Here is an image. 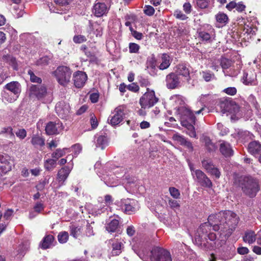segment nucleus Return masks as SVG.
<instances>
[{
  "label": "nucleus",
  "mask_w": 261,
  "mask_h": 261,
  "mask_svg": "<svg viewBox=\"0 0 261 261\" xmlns=\"http://www.w3.org/2000/svg\"><path fill=\"white\" fill-rule=\"evenodd\" d=\"M239 221V218L236 214L231 211H221L218 214L209 216L207 222L201 224L200 228L218 226L226 224L228 227H235Z\"/></svg>",
  "instance_id": "1"
},
{
  "label": "nucleus",
  "mask_w": 261,
  "mask_h": 261,
  "mask_svg": "<svg viewBox=\"0 0 261 261\" xmlns=\"http://www.w3.org/2000/svg\"><path fill=\"white\" fill-rule=\"evenodd\" d=\"M176 113L180 118V123L187 129V134L191 137H196V133L194 127L195 117L193 112L185 106L178 107Z\"/></svg>",
  "instance_id": "2"
},
{
  "label": "nucleus",
  "mask_w": 261,
  "mask_h": 261,
  "mask_svg": "<svg viewBox=\"0 0 261 261\" xmlns=\"http://www.w3.org/2000/svg\"><path fill=\"white\" fill-rule=\"evenodd\" d=\"M234 183L239 184L243 193L250 198L254 197L259 190L257 180L250 176L236 177Z\"/></svg>",
  "instance_id": "3"
},
{
  "label": "nucleus",
  "mask_w": 261,
  "mask_h": 261,
  "mask_svg": "<svg viewBox=\"0 0 261 261\" xmlns=\"http://www.w3.org/2000/svg\"><path fill=\"white\" fill-rule=\"evenodd\" d=\"M140 258L144 260L150 261H172L170 253L167 250L159 247H154L150 252L149 257L145 254L140 253Z\"/></svg>",
  "instance_id": "4"
},
{
  "label": "nucleus",
  "mask_w": 261,
  "mask_h": 261,
  "mask_svg": "<svg viewBox=\"0 0 261 261\" xmlns=\"http://www.w3.org/2000/svg\"><path fill=\"white\" fill-rule=\"evenodd\" d=\"M53 74L60 85L66 86L71 81L72 71L68 67L60 66L53 72Z\"/></svg>",
  "instance_id": "5"
},
{
  "label": "nucleus",
  "mask_w": 261,
  "mask_h": 261,
  "mask_svg": "<svg viewBox=\"0 0 261 261\" xmlns=\"http://www.w3.org/2000/svg\"><path fill=\"white\" fill-rule=\"evenodd\" d=\"M206 236V234L203 232V229H197L194 237L195 244L205 251L211 250L214 247L213 242L208 241Z\"/></svg>",
  "instance_id": "6"
},
{
  "label": "nucleus",
  "mask_w": 261,
  "mask_h": 261,
  "mask_svg": "<svg viewBox=\"0 0 261 261\" xmlns=\"http://www.w3.org/2000/svg\"><path fill=\"white\" fill-rule=\"evenodd\" d=\"M4 88L13 94L11 96H10L8 94H5L4 98L9 102H13L16 100L21 91L20 84L16 81L11 82L7 84Z\"/></svg>",
  "instance_id": "7"
},
{
  "label": "nucleus",
  "mask_w": 261,
  "mask_h": 261,
  "mask_svg": "<svg viewBox=\"0 0 261 261\" xmlns=\"http://www.w3.org/2000/svg\"><path fill=\"white\" fill-rule=\"evenodd\" d=\"M158 101V98L155 97L153 91H147L140 98L139 103L143 109H148L153 107Z\"/></svg>",
  "instance_id": "8"
},
{
  "label": "nucleus",
  "mask_w": 261,
  "mask_h": 261,
  "mask_svg": "<svg viewBox=\"0 0 261 261\" xmlns=\"http://www.w3.org/2000/svg\"><path fill=\"white\" fill-rule=\"evenodd\" d=\"M121 208L126 214L130 215L139 210L138 202L134 199H123L121 201Z\"/></svg>",
  "instance_id": "9"
},
{
  "label": "nucleus",
  "mask_w": 261,
  "mask_h": 261,
  "mask_svg": "<svg viewBox=\"0 0 261 261\" xmlns=\"http://www.w3.org/2000/svg\"><path fill=\"white\" fill-rule=\"evenodd\" d=\"M125 108L123 106H119L115 109L112 113V115L109 116L108 121L112 125H116L119 124L123 119L124 116Z\"/></svg>",
  "instance_id": "10"
},
{
  "label": "nucleus",
  "mask_w": 261,
  "mask_h": 261,
  "mask_svg": "<svg viewBox=\"0 0 261 261\" xmlns=\"http://www.w3.org/2000/svg\"><path fill=\"white\" fill-rule=\"evenodd\" d=\"M193 179L198 182L202 186L211 188L212 186V182L211 180L202 171L196 169L192 172Z\"/></svg>",
  "instance_id": "11"
},
{
  "label": "nucleus",
  "mask_w": 261,
  "mask_h": 261,
  "mask_svg": "<svg viewBox=\"0 0 261 261\" xmlns=\"http://www.w3.org/2000/svg\"><path fill=\"white\" fill-rule=\"evenodd\" d=\"M70 106L64 101L58 102L55 107V111L58 115L62 119L67 118L70 113Z\"/></svg>",
  "instance_id": "12"
},
{
  "label": "nucleus",
  "mask_w": 261,
  "mask_h": 261,
  "mask_svg": "<svg viewBox=\"0 0 261 261\" xmlns=\"http://www.w3.org/2000/svg\"><path fill=\"white\" fill-rule=\"evenodd\" d=\"M64 127L62 122L59 120L55 122H48L45 127V131L49 135L60 134L63 129Z\"/></svg>",
  "instance_id": "13"
},
{
  "label": "nucleus",
  "mask_w": 261,
  "mask_h": 261,
  "mask_svg": "<svg viewBox=\"0 0 261 261\" xmlns=\"http://www.w3.org/2000/svg\"><path fill=\"white\" fill-rule=\"evenodd\" d=\"M166 84L168 89H174L181 86V80L174 72H171L166 77Z\"/></svg>",
  "instance_id": "14"
},
{
  "label": "nucleus",
  "mask_w": 261,
  "mask_h": 261,
  "mask_svg": "<svg viewBox=\"0 0 261 261\" xmlns=\"http://www.w3.org/2000/svg\"><path fill=\"white\" fill-rule=\"evenodd\" d=\"M109 10V8L105 3L96 1L93 6L92 12L94 16L100 17L107 14Z\"/></svg>",
  "instance_id": "15"
},
{
  "label": "nucleus",
  "mask_w": 261,
  "mask_h": 261,
  "mask_svg": "<svg viewBox=\"0 0 261 261\" xmlns=\"http://www.w3.org/2000/svg\"><path fill=\"white\" fill-rule=\"evenodd\" d=\"M47 93L45 86L41 85H33L30 88V94L32 97H36L38 99L44 97Z\"/></svg>",
  "instance_id": "16"
},
{
  "label": "nucleus",
  "mask_w": 261,
  "mask_h": 261,
  "mask_svg": "<svg viewBox=\"0 0 261 261\" xmlns=\"http://www.w3.org/2000/svg\"><path fill=\"white\" fill-rule=\"evenodd\" d=\"M73 80L75 86L81 88L85 84L87 80V76L85 72L78 71L73 74Z\"/></svg>",
  "instance_id": "17"
},
{
  "label": "nucleus",
  "mask_w": 261,
  "mask_h": 261,
  "mask_svg": "<svg viewBox=\"0 0 261 261\" xmlns=\"http://www.w3.org/2000/svg\"><path fill=\"white\" fill-rule=\"evenodd\" d=\"M213 96L210 94L201 95L199 97V102L197 104H200L201 107L199 110L195 111V114H204L203 112L205 110V104L211 102L212 100Z\"/></svg>",
  "instance_id": "18"
},
{
  "label": "nucleus",
  "mask_w": 261,
  "mask_h": 261,
  "mask_svg": "<svg viewBox=\"0 0 261 261\" xmlns=\"http://www.w3.org/2000/svg\"><path fill=\"white\" fill-rule=\"evenodd\" d=\"M174 73L177 75H181L185 77L188 81L190 79V70L185 64H179L176 66Z\"/></svg>",
  "instance_id": "19"
},
{
  "label": "nucleus",
  "mask_w": 261,
  "mask_h": 261,
  "mask_svg": "<svg viewBox=\"0 0 261 261\" xmlns=\"http://www.w3.org/2000/svg\"><path fill=\"white\" fill-rule=\"evenodd\" d=\"M73 167L72 163H68L67 166L62 168L58 173V178L59 180L64 181L68 177Z\"/></svg>",
  "instance_id": "20"
},
{
  "label": "nucleus",
  "mask_w": 261,
  "mask_h": 261,
  "mask_svg": "<svg viewBox=\"0 0 261 261\" xmlns=\"http://www.w3.org/2000/svg\"><path fill=\"white\" fill-rule=\"evenodd\" d=\"M54 241L55 238L53 235H46L40 243L39 246L43 250L47 249L54 246Z\"/></svg>",
  "instance_id": "21"
},
{
  "label": "nucleus",
  "mask_w": 261,
  "mask_h": 261,
  "mask_svg": "<svg viewBox=\"0 0 261 261\" xmlns=\"http://www.w3.org/2000/svg\"><path fill=\"white\" fill-rule=\"evenodd\" d=\"M242 80L243 83L246 85H256L257 84L256 76L252 72H244Z\"/></svg>",
  "instance_id": "22"
},
{
  "label": "nucleus",
  "mask_w": 261,
  "mask_h": 261,
  "mask_svg": "<svg viewBox=\"0 0 261 261\" xmlns=\"http://www.w3.org/2000/svg\"><path fill=\"white\" fill-rule=\"evenodd\" d=\"M231 105L230 101L226 99H221L216 106V110L224 114L227 112L230 111Z\"/></svg>",
  "instance_id": "23"
},
{
  "label": "nucleus",
  "mask_w": 261,
  "mask_h": 261,
  "mask_svg": "<svg viewBox=\"0 0 261 261\" xmlns=\"http://www.w3.org/2000/svg\"><path fill=\"white\" fill-rule=\"evenodd\" d=\"M220 151L225 156H230L233 155V151L230 144L225 141H222L220 144Z\"/></svg>",
  "instance_id": "24"
},
{
  "label": "nucleus",
  "mask_w": 261,
  "mask_h": 261,
  "mask_svg": "<svg viewBox=\"0 0 261 261\" xmlns=\"http://www.w3.org/2000/svg\"><path fill=\"white\" fill-rule=\"evenodd\" d=\"M146 69L151 75L155 74L156 60L153 56L148 57L146 63Z\"/></svg>",
  "instance_id": "25"
},
{
  "label": "nucleus",
  "mask_w": 261,
  "mask_h": 261,
  "mask_svg": "<svg viewBox=\"0 0 261 261\" xmlns=\"http://www.w3.org/2000/svg\"><path fill=\"white\" fill-rule=\"evenodd\" d=\"M11 170V164L3 155H0V174L6 173Z\"/></svg>",
  "instance_id": "26"
},
{
  "label": "nucleus",
  "mask_w": 261,
  "mask_h": 261,
  "mask_svg": "<svg viewBox=\"0 0 261 261\" xmlns=\"http://www.w3.org/2000/svg\"><path fill=\"white\" fill-rule=\"evenodd\" d=\"M248 151L252 154L255 155L261 152V144L256 141L249 143L248 146Z\"/></svg>",
  "instance_id": "27"
},
{
  "label": "nucleus",
  "mask_w": 261,
  "mask_h": 261,
  "mask_svg": "<svg viewBox=\"0 0 261 261\" xmlns=\"http://www.w3.org/2000/svg\"><path fill=\"white\" fill-rule=\"evenodd\" d=\"M173 140L177 141L181 145H185L188 148L192 150L193 146L192 143L187 141V139L182 136L178 134H174L172 137Z\"/></svg>",
  "instance_id": "28"
},
{
  "label": "nucleus",
  "mask_w": 261,
  "mask_h": 261,
  "mask_svg": "<svg viewBox=\"0 0 261 261\" xmlns=\"http://www.w3.org/2000/svg\"><path fill=\"white\" fill-rule=\"evenodd\" d=\"M171 63V60L170 56L166 54H163L162 55L161 63L158 67L160 70H165L170 66Z\"/></svg>",
  "instance_id": "29"
},
{
  "label": "nucleus",
  "mask_w": 261,
  "mask_h": 261,
  "mask_svg": "<svg viewBox=\"0 0 261 261\" xmlns=\"http://www.w3.org/2000/svg\"><path fill=\"white\" fill-rule=\"evenodd\" d=\"M199 37L203 41L211 42L215 39V35L214 30L213 29L210 33L205 31H200L199 32Z\"/></svg>",
  "instance_id": "30"
},
{
  "label": "nucleus",
  "mask_w": 261,
  "mask_h": 261,
  "mask_svg": "<svg viewBox=\"0 0 261 261\" xmlns=\"http://www.w3.org/2000/svg\"><path fill=\"white\" fill-rule=\"evenodd\" d=\"M108 140L106 137L102 135H96L94 143L96 147H100L103 149L107 145Z\"/></svg>",
  "instance_id": "31"
},
{
  "label": "nucleus",
  "mask_w": 261,
  "mask_h": 261,
  "mask_svg": "<svg viewBox=\"0 0 261 261\" xmlns=\"http://www.w3.org/2000/svg\"><path fill=\"white\" fill-rule=\"evenodd\" d=\"M201 141L208 151L213 152L216 149L217 147L215 144L212 142L209 137L205 136H203L201 138Z\"/></svg>",
  "instance_id": "32"
},
{
  "label": "nucleus",
  "mask_w": 261,
  "mask_h": 261,
  "mask_svg": "<svg viewBox=\"0 0 261 261\" xmlns=\"http://www.w3.org/2000/svg\"><path fill=\"white\" fill-rule=\"evenodd\" d=\"M256 237L257 234H255L253 231L249 230L245 232L243 239L245 243L250 244L255 242L257 238Z\"/></svg>",
  "instance_id": "33"
},
{
  "label": "nucleus",
  "mask_w": 261,
  "mask_h": 261,
  "mask_svg": "<svg viewBox=\"0 0 261 261\" xmlns=\"http://www.w3.org/2000/svg\"><path fill=\"white\" fill-rule=\"evenodd\" d=\"M120 220L121 219L118 216L110 218L108 222L109 228H117L118 227H123V225H121Z\"/></svg>",
  "instance_id": "34"
},
{
  "label": "nucleus",
  "mask_w": 261,
  "mask_h": 261,
  "mask_svg": "<svg viewBox=\"0 0 261 261\" xmlns=\"http://www.w3.org/2000/svg\"><path fill=\"white\" fill-rule=\"evenodd\" d=\"M216 20L218 23L220 24L219 27H222L225 25L228 20L227 16L223 13H219L215 16Z\"/></svg>",
  "instance_id": "35"
},
{
  "label": "nucleus",
  "mask_w": 261,
  "mask_h": 261,
  "mask_svg": "<svg viewBox=\"0 0 261 261\" xmlns=\"http://www.w3.org/2000/svg\"><path fill=\"white\" fill-rule=\"evenodd\" d=\"M56 160L54 159H48L44 161V167L48 171L53 170L56 166Z\"/></svg>",
  "instance_id": "36"
},
{
  "label": "nucleus",
  "mask_w": 261,
  "mask_h": 261,
  "mask_svg": "<svg viewBox=\"0 0 261 261\" xmlns=\"http://www.w3.org/2000/svg\"><path fill=\"white\" fill-rule=\"evenodd\" d=\"M31 143L35 147H42L45 144L44 140L38 136H33Z\"/></svg>",
  "instance_id": "37"
},
{
  "label": "nucleus",
  "mask_w": 261,
  "mask_h": 261,
  "mask_svg": "<svg viewBox=\"0 0 261 261\" xmlns=\"http://www.w3.org/2000/svg\"><path fill=\"white\" fill-rule=\"evenodd\" d=\"M123 244L121 242H115L112 244V253L113 255H118L122 252Z\"/></svg>",
  "instance_id": "38"
},
{
  "label": "nucleus",
  "mask_w": 261,
  "mask_h": 261,
  "mask_svg": "<svg viewBox=\"0 0 261 261\" xmlns=\"http://www.w3.org/2000/svg\"><path fill=\"white\" fill-rule=\"evenodd\" d=\"M67 150L68 149L66 148L62 149H57L52 153L51 156L54 159L57 161L58 159L64 155L66 153V150Z\"/></svg>",
  "instance_id": "39"
},
{
  "label": "nucleus",
  "mask_w": 261,
  "mask_h": 261,
  "mask_svg": "<svg viewBox=\"0 0 261 261\" xmlns=\"http://www.w3.org/2000/svg\"><path fill=\"white\" fill-rule=\"evenodd\" d=\"M93 33L97 37L101 36L102 34V28L98 23H95L91 25Z\"/></svg>",
  "instance_id": "40"
},
{
  "label": "nucleus",
  "mask_w": 261,
  "mask_h": 261,
  "mask_svg": "<svg viewBox=\"0 0 261 261\" xmlns=\"http://www.w3.org/2000/svg\"><path fill=\"white\" fill-rule=\"evenodd\" d=\"M69 235L68 232L62 231L58 235V240L60 243H65L68 240Z\"/></svg>",
  "instance_id": "41"
},
{
  "label": "nucleus",
  "mask_w": 261,
  "mask_h": 261,
  "mask_svg": "<svg viewBox=\"0 0 261 261\" xmlns=\"http://www.w3.org/2000/svg\"><path fill=\"white\" fill-rule=\"evenodd\" d=\"M2 60L11 65H14L15 64V59L10 55L7 54L3 55Z\"/></svg>",
  "instance_id": "42"
},
{
  "label": "nucleus",
  "mask_w": 261,
  "mask_h": 261,
  "mask_svg": "<svg viewBox=\"0 0 261 261\" xmlns=\"http://www.w3.org/2000/svg\"><path fill=\"white\" fill-rule=\"evenodd\" d=\"M50 60V58L48 57L44 56L39 59L37 61L36 64L38 66H44L49 64Z\"/></svg>",
  "instance_id": "43"
},
{
  "label": "nucleus",
  "mask_w": 261,
  "mask_h": 261,
  "mask_svg": "<svg viewBox=\"0 0 261 261\" xmlns=\"http://www.w3.org/2000/svg\"><path fill=\"white\" fill-rule=\"evenodd\" d=\"M202 166L208 173L211 170L215 167L214 165L212 163V162L208 160H203L202 162Z\"/></svg>",
  "instance_id": "44"
},
{
  "label": "nucleus",
  "mask_w": 261,
  "mask_h": 261,
  "mask_svg": "<svg viewBox=\"0 0 261 261\" xmlns=\"http://www.w3.org/2000/svg\"><path fill=\"white\" fill-rule=\"evenodd\" d=\"M169 191L171 196L173 198L175 199H178L180 198V194L179 190L177 189L174 187H170L169 189Z\"/></svg>",
  "instance_id": "45"
},
{
  "label": "nucleus",
  "mask_w": 261,
  "mask_h": 261,
  "mask_svg": "<svg viewBox=\"0 0 261 261\" xmlns=\"http://www.w3.org/2000/svg\"><path fill=\"white\" fill-rule=\"evenodd\" d=\"M12 130V128L10 126L3 127L0 131V135L8 134L11 137L14 138V135L13 133Z\"/></svg>",
  "instance_id": "46"
},
{
  "label": "nucleus",
  "mask_w": 261,
  "mask_h": 261,
  "mask_svg": "<svg viewBox=\"0 0 261 261\" xmlns=\"http://www.w3.org/2000/svg\"><path fill=\"white\" fill-rule=\"evenodd\" d=\"M107 209V208L104 205L99 208L94 207L92 210V214L93 215L97 216L104 213Z\"/></svg>",
  "instance_id": "47"
},
{
  "label": "nucleus",
  "mask_w": 261,
  "mask_h": 261,
  "mask_svg": "<svg viewBox=\"0 0 261 261\" xmlns=\"http://www.w3.org/2000/svg\"><path fill=\"white\" fill-rule=\"evenodd\" d=\"M28 73L30 76V80L32 82L37 83H41V82H42L41 79L36 76L33 71H32L31 70H29L28 71Z\"/></svg>",
  "instance_id": "48"
},
{
  "label": "nucleus",
  "mask_w": 261,
  "mask_h": 261,
  "mask_svg": "<svg viewBox=\"0 0 261 261\" xmlns=\"http://www.w3.org/2000/svg\"><path fill=\"white\" fill-rule=\"evenodd\" d=\"M174 16L179 19L184 20L188 18V17L184 14L181 11L177 10H175L174 12Z\"/></svg>",
  "instance_id": "49"
},
{
  "label": "nucleus",
  "mask_w": 261,
  "mask_h": 261,
  "mask_svg": "<svg viewBox=\"0 0 261 261\" xmlns=\"http://www.w3.org/2000/svg\"><path fill=\"white\" fill-rule=\"evenodd\" d=\"M73 40L75 43H81L86 42L87 39L85 36L80 35L74 36Z\"/></svg>",
  "instance_id": "50"
},
{
  "label": "nucleus",
  "mask_w": 261,
  "mask_h": 261,
  "mask_svg": "<svg viewBox=\"0 0 261 261\" xmlns=\"http://www.w3.org/2000/svg\"><path fill=\"white\" fill-rule=\"evenodd\" d=\"M140 46L135 43H130L129 44V50L130 53H137L138 52Z\"/></svg>",
  "instance_id": "51"
},
{
  "label": "nucleus",
  "mask_w": 261,
  "mask_h": 261,
  "mask_svg": "<svg viewBox=\"0 0 261 261\" xmlns=\"http://www.w3.org/2000/svg\"><path fill=\"white\" fill-rule=\"evenodd\" d=\"M202 74L203 78L206 82H209L212 79L214 78V74L212 73L211 72L203 71Z\"/></svg>",
  "instance_id": "52"
},
{
  "label": "nucleus",
  "mask_w": 261,
  "mask_h": 261,
  "mask_svg": "<svg viewBox=\"0 0 261 261\" xmlns=\"http://www.w3.org/2000/svg\"><path fill=\"white\" fill-rule=\"evenodd\" d=\"M168 203L169 206L173 210L177 209L180 207L179 203L175 200L170 199L168 200Z\"/></svg>",
  "instance_id": "53"
},
{
  "label": "nucleus",
  "mask_w": 261,
  "mask_h": 261,
  "mask_svg": "<svg viewBox=\"0 0 261 261\" xmlns=\"http://www.w3.org/2000/svg\"><path fill=\"white\" fill-rule=\"evenodd\" d=\"M15 134L20 139L22 140L27 136V132L23 128L19 129L15 132Z\"/></svg>",
  "instance_id": "54"
},
{
  "label": "nucleus",
  "mask_w": 261,
  "mask_h": 261,
  "mask_svg": "<svg viewBox=\"0 0 261 261\" xmlns=\"http://www.w3.org/2000/svg\"><path fill=\"white\" fill-rule=\"evenodd\" d=\"M209 3L207 0H197V5L201 9H205L208 6Z\"/></svg>",
  "instance_id": "55"
},
{
  "label": "nucleus",
  "mask_w": 261,
  "mask_h": 261,
  "mask_svg": "<svg viewBox=\"0 0 261 261\" xmlns=\"http://www.w3.org/2000/svg\"><path fill=\"white\" fill-rule=\"evenodd\" d=\"M143 11L144 13L148 16H151L154 13V9L151 6H146Z\"/></svg>",
  "instance_id": "56"
},
{
  "label": "nucleus",
  "mask_w": 261,
  "mask_h": 261,
  "mask_svg": "<svg viewBox=\"0 0 261 261\" xmlns=\"http://www.w3.org/2000/svg\"><path fill=\"white\" fill-rule=\"evenodd\" d=\"M44 207L43 203L37 202L34 207V212L37 214H39L44 210Z\"/></svg>",
  "instance_id": "57"
},
{
  "label": "nucleus",
  "mask_w": 261,
  "mask_h": 261,
  "mask_svg": "<svg viewBox=\"0 0 261 261\" xmlns=\"http://www.w3.org/2000/svg\"><path fill=\"white\" fill-rule=\"evenodd\" d=\"M223 92L230 95H234L237 93L235 87H228L223 90Z\"/></svg>",
  "instance_id": "58"
},
{
  "label": "nucleus",
  "mask_w": 261,
  "mask_h": 261,
  "mask_svg": "<svg viewBox=\"0 0 261 261\" xmlns=\"http://www.w3.org/2000/svg\"><path fill=\"white\" fill-rule=\"evenodd\" d=\"M221 64L223 69H227L231 65V61L227 59H223L222 60Z\"/></svg>",
  "instance_id": "59"
},
{
  "label": "nucleus",
  "mask_w": 261,
  "mask_h": 261,
  "mask_svg": "<svg viewBox=\"0 0 261 261\" xmlns=\"http://www.w3.org/2000/svg\"><path fill=\"white\" fill-rule=\"evenodd\" d=\"M127 88L129 90L135 92L138 91L139 90V86L135 83H132L131 84L128 85V86H127Z\"/></svg>",
  "instance_id": "60"
},
{
  "label": "nucleus",
  "mask_w": 261,
  "mask_h": 261,
  "mask_svg": "<svg viewBox=\"0 0 261 261\" xmlns=\"http://www.w3.org/2000/svg\"><path fill=\"white\" fill-rule=\"evenodd\" d=\"M183 10L187 14H190L192 11V6L189 3H186L183 5Z\"/></svg>",
  "instance_id": "61"
},
{
  "label": "nucleus",
  "mask_w": 261,
  "mask_h": 261,
  "mask_svg": "<svg viewBox=\"0 0 261 261\" xmlns=\"http://www.w3.org/2000/svg\"><path fill=\"white\" fill-rule=\"evenodd\" d=\"M130 30L132 32L133 36L137 39H141L143 36V35L142 33L138 32L136 31L133 30V28L132 27H130L129 28Z\"/></svg>",
  "instance_id": "62"
},
{
  "label": "nucleus",
  "mask_w": 261,
  "mask_h": 261,
  "mask_svg": "<svg viewBox=\"0 0 261 261\" xmlns=\"http://www.w3.org/2000/svg\"><path fill=\"white\" fill-rule=\"evenodd\" d=\"M209 173L212 175L215 176L216 178H219L220 176V172L218 169V168L214 167L212 170H211Z\"/></svg>",
  "instance_id": "63"
},
{
  "label": "nucleus",
  "mask_w": 261,
  "mask_h": 261,
  "mask_svg": "<svg viewBox=\"0 0 261 261\" xmlns=\"http://www.w3.org/2000/svg\"><path fill=\"white\" fill-rule=\"evenodd\" d=\"M238 253L241 255L246 254L249 252V249L245 247H239L237 249Z\"/></svg>",
  "instance_id": "64"
}]
</instances>
